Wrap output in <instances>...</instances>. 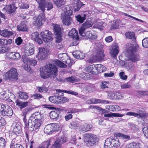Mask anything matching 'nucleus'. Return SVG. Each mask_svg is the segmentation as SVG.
<instances>
[{"label": "nucleus", "instance_id": "nucleus-1", "mask_svg": "<svg viewBox=\"0 0 148 148\" xmlns=\"http://www.w3.org/2000/svg\"><path fill=\"white\" fill-rule=\"evenodd\" d=\"M39 3V9L41 10L42 13L37 17H34V19L35 20L34 21L33 24L35 26L40 27L44 22L46 18L45 14L44 13L45 11V8L46 7L47 10H51L53 8V5L51 2H48L45 4V0H35Z\"/></svg>", "mask_w": 148, "mask_h": 148}, {"label": "nucleus", "instance_id": "nucleus-2", "mask_svg": "<svg viewBox=\"0 0 148 148\" xmlns=\"http://www.w3.org/2000/svg\"><path fill=\"white\" fill-rule=\"evenodd\" d=\"M42 115L40 112H36L29 117L28 125L29 126L30 131L36 130L40 128L42 122Z\"/></svg>", "mask_w": 148, "mask_h": 148}, {"label": "nucleus", "instance_id": "nucleus-3", "mask_svg": "<svg viewBox=\"0 0 148 148\" xmlns=\"http://www.w3.org/2000/svg\"><path fill=\"white\" fill-rule=\"evenodd\" d=\"M58 69L56 65L49 64L40 68V75L42 78L46 79L51 75L53 77L57 75Z\"/></svg>", "mask_w": 148, "mask_h": 148}, {"label": "nucleus", "instance_id": "nucleus-4", "mask_svg": "<svg viewBox=\"0 0 148 148\" xmlns=\"http://www.w3.org/2000/svg\"><path fill=\"white\" fill-rule=\"evenodd\" d=\"M101 45L100 43H97L94 44L90 48L91 49L93 48L92 51L95 54L94 55L95 60H103L105 56L102 49L99 47Z\"/></svg>", "mask_w": 148, "mask_h": 148}, {"label": "nucleus", "instance_id": "nucleus-5", "mask_svg": "<svg viewBox=\"0 0 148 148\" xmlns=\"http://www.w3.org/2000/svg\"><path fill=\"white\" fill-rule=\"evenodd\" d=\"M72 8L70 5H66L64 9V14L62 15V18L63 24L69 25L72 21L70 16L72 15Z\"/></svg>", "mask_w": 148, "mask_h": 148}, {"label": "nucleus", "instance_id": "nucleus-6", "mask_svg": "<svg viewBox=\"0 0 148 148\" xmlns=\"http://www.w3.org/2000/svg\"><path fill=\"white\" fill-rule=\"evenodd\" d=\"M95 22V20L92 18H89L82 25L81 28L79 29L80 35L83 37H85H85H92V34L90 33V32H88L89 36H88L85 34L84 32L86 29L91 27Z\"/></svg>", "mask_w": 148, "mask_h": 148}, {"label": "nucleus", "instance_id": "nucleus-7", "mask_svg": "<svg viewBox=\"0 0 148 148\" xmlns=\"http://www.w3.org/2000/svg\"><path fill=\"white\" fill-rule=\"evenodd\" d=\"M138 48V45L134 46L131 44L130 45V46L127 49V51L129 54L127 56L129 60H130L132 62H135L139 60L138 55L135 53Z\"/></svg>", "mask_w": 148, "mask_h": 148}, {"label": "nucleus", "instance_id": "nucleus-8", "mask_svg": "<svg viewBox=\"0 0 148 148\" xmlns=\"http://www.w3.org/2000/svg\"><path fill=\"white\" fill-rule=\"evenodd\" d=\"M84 137L85 144L88 146L93 145L99 140V138L97 136L92 134H85Z\"/></svg>", "mask_w": 148, "mask_h": 148}, {"label": "nucleus", "instance_id": "nucleus-9", "mask_svg": "<svg viewBox=\"0 0 148 148\" xmlns=\"http://www.w3.org/2000/svg\"><path fill=\"white\" fill-rule=\"evenodd\" d=\"M59 125L55 123L48 124L46 125L44 128V132L49 134L55 131H58L59 130Z\"/></svg>", "mask_w": 148, "mask_h": 148}, {"label": "nucleus", "instance_id": "nucleus-10", "mask_svg": "<svg viewBox=\"0 0 148 148\" xmlns=\"http://www.w3.org/2000/svg\"><path fill=\"white\" fill-rule=\"evenodd\" d=\"M18 73L16 69L13 68H11L10 70L5 74V78L7 79H17Z\"/></svg>", "mask_w": 148, "mask_h": 148}, {"label": "nucleus", "instance_id": "nucleus-11", "mask_svg": "<svg viewBox=\"0 0 148 148\" xmlns=\"http://www.w3.org/2000/svg\"><path fill=\"white\" fill-rule=\"evenodd\" d=\"M39 52L36 57L40 60H44L49 55V51L46 48L40 47Z\"/></svg>", "mask_w": 148, "mask_h": 148}, {"label": "nucleus", "instance_id": "nucleus-12", "mask_svg": "<svg viewBox=\"0 0 148 148\" xmlns=\"http://www.w3.org/2000/svg\"><path fill=\"white\" fill-rule=\"evenodd\" d=\"M86 103L89 104H97L99 103L109 104L110 103V101L106 100L93 98L90 100H88L86 101Z\"/></svg>", "mask_w": 148, "mask_h": 148}, {"label": "nucleus", "instance_id": "nucleus-13", "mask_svg": "<svg viewBox=\"0 0 148 148\" xmlns=\"http://www.w3.org/2000/svg\"><path fill=\"white\" fill-rule=\"evenodd\" d=\"M110 50V53L111 56L113 57H116L119 52V48L118 44L116 43H115L114 45L112 46Z\"/></svg>", "mask_w": 148, "mask_h": 148}, {"label": "nucleus", "instance_id": "nucleus-14", "mask_svg": "<svg viewBox=\"0 0 148 148\" xmlns=\"http://www.w3.org/2000/svg\"><path fill=\"white\" fill-rule=\"evenodd\" d=\"M60 109H56L54 111H51L50 113L49 116L50 118L53 119H59L61 118V116L60 115V112L58 110Z\"/></svg>", "mask_w": 148, "mask_h": 148}, {"label": "nucleus", "instance_id": "nucleus-15", "mask_svg": "<svg viewBox=\"0 0 148 148\" xmlns=\"http://www.w3.org/2000/svg\"><path fill=\"white\" fill-rule=\"evenodd\" d=\"M92 128V126L87 123H83L80 125L79 130L84 132L89 131Z\"/></svg>", "mask_w": 148, "mask_h": 148}, {"label": "nucleus", "instance_id": "nucleus-16", "mask_svg": "<svg viewBox=\"0 0 148 148\" xmlns=\"http://www.w3.org/2000/svg\"><path fill=\"white\" fill-rule=\"evenodd\" d=\"M4 109L2 111L1 114L4 116H11L13 114V111L11 108L8 105H6Z\"/></svg>", "mask_w": 148, "mask_h": 148}, {"label": "nucleus", "instance_id": "nucleus-17", "mask_svg": "<svg viewBox=\"0 0 148 148\" xmlns=\"http://www.w3.org/2000/svg\"><path fill=\"white\" fill-rule=\"evenodd\" d=\"M53 27L54 34L57 37H62V32L60 26L56 24H54L53 25Z\"/></svg>", "mask_w": 148, "mask_h": 148}, {"label": "nucleus", "instance_id": "nucleus-18", "mask_svg": "<svg viewBox=\"0 0 148 148\" xmlns=\"http://www.w3.org/2000/svg\"><path fill=\"white\" fill-rule=\"evenodd\" d=\"M65 142L66 140L64 138H58L56 140L54 144L52 145V148H60L61 144Z\"/></svg>", "mask_w": 148, "mask_h": 148}, {"label": "nucleus", "instance_id": "nucleus-19", "mask_svg": "<svg viewBox=\"0 0 148 148\" xmlns=\"http://www.w3.org/2000/svg\"><path fill=\"white\" fill-rule=\"evenodd\" d=\"M72 55L75 58L78 59H82L85 58V54L79 51L73 52Z\"/></svg>", "mask_w": 148, "mask_h": 148}, {"label": "nucleus", "instance_id": "nucleus-20", "mask_svg": "<svg viewBox=\"0 0 148 148\" xmlns=\"http://www.w3.org/2000/svg\"><path fill=\"white\" fill-rule=\"evenodd\" d=\"M13 34L14 33L12 31H9L6 29L2 31L0 30V35L3 37L12 36Z\"/></svg>", "mask_w": 148, "mask_h": 148}, {"label": "nucleus", "instance_id": "nucleus-21", "mask_svg": "<svg viewBox=\"0 0 148 148\" xmlns=\"http://www.w3.org/2000/svg\"><path fill=\"white\" fill-rule=\"evenodd\" d=\"M86 71L93 74H97V70L95 68V65H92L89 66L85 69Z\"/></svg>", "mask_w": 148, "mask_h": 148}, {"label": "nucleus", "instance_id": "nucleus-22", "mask_svg": "<svg viewBox=\"0 0 148 148\" xmlns=\"http://www.w3.org/2000/svg\"><path fill=\"white\" fill-rule=\"evenodd\" d=\"M16 7L13 4L7 5L4 8L6 12L8 13H11L14 12L16 10Z\"/></svg>", "mask_w": 148, "mask_h": 148}, {"label": "nucleus", "instance_id": "nucleus-23", "mask_svg": "<svg viewBox=\"0 0 148 148\" xmlns=\"http://www.w3.org/2000/svg\"><path fill=\"white\" fill-rule=\"evenodd\" d=\"M9 57L10 59L16 60L20 58L21 56L18 53L12 52L9 53Z\"/></svg>", "mask_w": 148, "mask_h": 148}, {"label": "nucleus", "instance_id": "nucleus-24", "mask_svg": "<svg viewBox=\"0 0 148 148\" xmlns=\"http://www.w3.org/2000/svg\"><path fill=\"white\" fill-rule=\"evenodd\" d=\"M121 23V21L119 19H117L113 21L112 25L111 27L112 30L118 29L119 27V25Z\"/></svg>", "mask_w": 148, "mask_h": 148}, {"label": "nucleus", "instance_id": "nucleus-25", "mask_svg": "<svg viewBox=\"0 0 148 148\" xmlns=\"http://www.w3.org/2000/svg\"><path fill=\"white\" fill-rule=\"evenodd\" d=\"M15 102L16 103V105L18 106L20 109H21L27 106L29 103L28 101L22 102L19 101L18 100H16Z\"/></svg>", "mask_w": 148, "mask_h": 148}, {"label": "nucleus", "instance_id": "nucleus-26", "mask_svg": "<svg viewBox=\"0 0 148 148\" xmlns=\"http://www.w3.org/2000/svg\"><path fill=\"white\" fill-rule=\"evenodd\" d=\"M112 141L113 142L115 141L114 139H113L110 137L107 138L105 143L104 148H110V146Z\"/></svg>", "mask_w": 148, "mask_h": 148}, {"label": "nucleus", "instance_id": "nucleus-27", "mask_svg": "<svg viewBox=\"0 0 148 148\" xmlns=\"http://www.w3.org/2000/svg\"><path fill=\"white\" fill-rule=\"evenodd\" d=\"M17 29L19 31H27L28 30V28L27 25L24 24V22L22 23L21 24L17 26Z\"/></svg>", "mask_w": 148, "mask_h": 148}, {"label": "nucleus", "instance_id": "nucleus-28", "mask_svg": "<svg viewBox=\"0 0 148 148\" xmlns=\"http://www.w3.org/2000/svg\"><path fill=\"white\" fill-rule=\"evenodd\" d=\"M49 99L50 101L51 102L57 104L58 103L59 96H53L49 97Z\"/></svg>", "mask_w": 148, "mask_h": 148}, {"label": "nucleus", "instance_id": "nucleus-29", "mask_svg": "<svg viewBox=\"0 0 148 148\" xmlns=\"http://www.w3.org/2000/svg\"><path fill=\"white\" fill-rule=\"evenodd\" d=\"M52 35L51 32L48 30L42 32L40 34L41 37H51Z\"/></svg>", "mask_w": 148, "mask_h": 148}, {"label": "nucleus", "instance_id": "nucleus-30", "mask_svg": "<svg viewBox=\"0 0 148 148\" xmlns=\"http://www.w3.org/2000/svg\"><path fill=\"white\" fill-rule=\"evenodd\" d=\"M106 26V23L103 22L97 23L95 24L93 26L94 28L99 29H102L103 27Z\"/></svg>", "mask_w": 148, "mask_h": 148}, {"label": "nucleus", "instance_id": "nucleus-31", "mask_svg": "<svg viewBox=\"0 0 148 148\" xmlns=\"http://www.w3.org/2000/svg\"><path fill=\"white\" fill-rule=\"evenodd\" d=\"M57 7H60L64 5L66 2V0H53Z\"/></svg>", "mask_w": 148, "mask_h": 148}, {"label": "nucleus", "instance_id": "nucleus-32", "mask_svg": "<svg viewBox=\"0 0 148 148\" xmlns=\"http://www.w3.org/2000/svg\"><path fill=\"white\" fill-rule=\"evenodd\" d=\"M95 68L97 70V74L99 73H101L103 72L105 69V66H103L101 64H99L95 65Z\"/></svg>", "mask_w": 148, "mask_h": 148}, {"label": "nucleus", "instance_id": "nucleus-33", "mask_svg": "<svg viewBox=\"0 0 148 148\" xmlns=\"http://www.w3.org/2000/svg\"><path fill=\"white\" fill-rule=\"evenodd\" d=\"M69 36L71 37H79L78 32L75 29H72L69 32Z\"/></svg>", "mask_w": 148, "mask_h": 148}, {"label": "nucleus", "instance_id": "nucleus-34", "mask_svg": "<svg viewBox=\"0 0 148 148\" xmlns=\"http://www.w3.org/2000/svg\"><path fill=\"white\" fill-rule=\"evenodd\" d=\"M29 97V96L25 92H20L19 93V97L20 99L25 100L27 99Z\"/></svg>", "mask_w": 148, "mask_h": 148}, {"label": "nucleus", "instance_id": "nucleus-35", "mask_svg": "<svg viewBox=\"0 0 148 148\" xmlns=\"http://www.w3.org/2000/svg\"><path fill=\"white\" fill-rule=\"evenodd\" d=\"M86 16L85 14L83 16L80 15H78L76 16L75 17L77 21L79 22L80 23H82L86 19Z\"/></svg>", "mask_w": 148, "mask_h": 148}, {"label": "nucleus", "instance_id": "nucleus-36", "mask_svg": "<svg viewBox=\"0 0 148 148\" xmlns=\"http://www.w3.org/2000/svg\"><path fill=\"white\" fill-rule=\"evenodd\" d=\"M21 128L19 124L17 123L14 127L13 131L14 133L17 134V133H19L21 131Z\"/></svg>", "mask_w": 148, "mask_h": 148}, {"label": "nucleus", "instance_id": "nucleus-37", "mask_svg": "<svg viewBox=\"0 0 148 148\" xmlns=\"http://www.w3.org/2000/svg\"><path fill=\"white\" fill-rule=\"evenodd\" d=\"M115 136L116 137H121L124 139H129L130 138V136L125 135L120 133L115 134Z\"/></svg>", "mask_w": 148, "mask_h": 148}, {"label": "nucleus", "instance_id": "nucleus-38", "mask_svg": "<svg viewBox=\"0 0 148 148\" xmlns=\"http://www.w3.org/2000/svg\"><path fill=\"white\" fill-rule=\"evenodd\" d=\"M126 115L136 117L138 118H140L142 117L141 114L132 112H127Z\"/></svg>", "mask_w": 148, "mask_h": 148}, {"label": "nucleus", "instance_id": "nucleus-39", "mask_svg": "<svg viewBox=\"0 0 148 148\" xmlns=\"http://www.w3.org/2000/svg\"><path fill=\"white\" fill-rule=\"evenodd\" d=\"M25 60L26 62H27V64L29 65H31V66H35L37 63V61L35 60H30L28 58L26 59Z\"/></svg>", "mask_w": 148, "mask_h": 148}, {"label": "nucleus", "instance_id": "nucleus-40", "mask_svg": "<svg viewBox=\"0 0 148 148\" xmlns=\"http://www.w3.org/2000/svg\"><path fill=\"white\" fill-rule=\"evenodd\" d=\"M31 110L30 108H26L24 109L22 112V114L24 116L23 121H25L26 115Z\"/></svg>", "mask_w": 148, "mask_h": 148}, {"label": "nucleus", "instance_id": "nucleus-41", "mask_svg": "<svg viewBox=\"0 0 148 148\" xmlns=\"http://www.w3.org/2000/svg\"><path fill=\"white\" fill-rule=\"evenodd\" d=\"M124 96V94L119 93V92H116L115 93L114 100L121 99Z\"/></svg>", "mask_w": 148, "mask_h": 148}, {"label": "nucleus", "instance_id": "nucleus-42", "mask_svg": "<svg viewBox=\"0 0 148 148\" xmlns=\"http://www.w3.org/2000/svg\"><path fill=\"white\" fill-rule=\"evenodd\" d=\"M37 89L38 90L39 92H42L43 91L47 92L48 90V88L44 85H43L41 87H37Z\"/></svg>", "mask_w": 148, "mask_h": 148}, {"label": "nucleus", "instance_id": "nucleus-43", "mask_svg": "<svg viewBox=\"0 0 148 148\" xmlns=\"http://www.w3.org/2000/svg\"><path fill=\"white\" fill-rule=\"evenodd\" d=\"M82 88L83 90L86 92L90 91L91 89V87L90 86H85L84 84H83L82 87Z\"/></svg>", "mask_w": 148, "mask_h": 148}, {"label": "nucleus", "instance_id": "nucleus-44", "mask_svg": "<svg viewBox=\"0 0 148 148\" xmlns=\"http://www.w3.org/2000/svg\"><path fill=\"white\" fill-rule=\"evenodd\" d=\"M55 63L56 64L60 67L65 68L66 66V65L62 62L58 60H56L55 62Z\"/></svg>", "mask_w": 148, "mask_h": 148}, {"label": "nucleus", "instance_id": "nucleus-45", "mask_svg": "<svg viewBox=\"0 0 148 148\" xmlns=\"http://www.w3.org/2000/svg\"><path fill=\"white\" fill-rule=\"evenodd\" d=\"M72 44L71 46H76L78 43V41L79 40V38H72Z\"/></svg>", "mask_w": 148, "mask_h": 148}, {"label": "nucleus", "instance_id": "nucleus-46", "mask_svg": "<svg viewBox=\"0 0 148 148\" xmlns=\"http://www.w3.org/2000/svg\"><path fill=\"white\" fill-rule=\"evenodd\" d=\"M79 124L75 122H72L70 123V127L73 129H76L78 127Z\"/></svg>", "mask_w": 148, "mask_h": 148}, {"label": "nucleus", "instance_id": "nucleus-47", "mask_svg": "<svg viewBox=\"0 0 148 148\" xmlns=\"http://www.w3.org/2000/svg\"><path fill=\"white\" fill-rule=\"evenodd\" d=\"M58 103H64L68 101V99L66 98L59 96Z\"/></svg>", "mask_w": 148, "mask_h": 148}, {"label": "nucleus", "instance_id": "nucleus-48", "mask_svg": "<svg viewBox=\"0 0 148 148\" xmlns=\"http://www.w3.org/2000/svg\"><path fill=\"white\" fill-rule=\"evenodd\" d=\"M142 45L145 48H148V38H145L142 40Z\"/></svg>", "mask_w": 148, "mask_h": 148}, {"label": "nucleus", "instance_id": "nucleus-49", "mask_svg": "<svg viewBox=\"0 0 148 148\" xmlns=\"http://www.w3.org/2000/svg\"><path fill=\"white\" fill-rule=\"evenodd\" d=\"M32 40L38 44H41L43 42V39L42 38H33Z\"/></svg>", "mask_w": 148, "mask_h": 148}, {"label": "nucleus", "instance_id": "nucleus-50", "mask_svg": "<svg viewBox=\"0 0 148 148\" xmlns=\"http://www.w3.org/2000/svg\"><path fill=\"white\" fill-rule=\"evenodd\" d=\"M5 140L2 138H0V148H5Z\"/></svg>", "mask_w": 148, "mask_h": 148}, {"label": "nucleus", "instance_id": "nucleus-51", "mask_svg": "<svg viewBox=\"0 0 148 148\" xmlns=\"http://www.w3.org/2000/svg\"><path fill=\"white\" fill-rule=\"evenodd\" d=\"M121 89L128 88L131 87V85L130 82H127L121 84Z\"/></svg>", "mask_w": 148, "mask_h": 148}, {"label": "nucleus", "instance_id": "nucleus-52", "mask_svg": "<svg viewBox=\"0 0 148 148\" xmlns=\"http://www.w3.org/2000/svg\"><path fill=\"white\" fill-rule=\"evenodd\" d=\"M66 79L68 82L72 83L77 82V80L76 78L73 77H69L67 78Z\"/></svg>", "mask_w": 148, "mask_h": 148}, {"label": "nucleus", "instance_id": "nucleus-53", "mask_svg": "<svg viewBox=\"0 0 148 148\" xmlns=\"http://www.w3.org/2000/svg\"><path fill=\"white\" fill-rule=\"evenodd\" d=\"M115 96V93L112 92H110L108 93V98L110 99L114 100Z\"/></svg>", "mask_w": 148, "mask_h": 148}, {"label": "nucleus", "instance_id": "nucleus-54", "mask_svg": "<svg viewBox=\"0 0 148 148\" xmlns=\"http://www.w3.org/2000/svg\"><path fill=\"white\" fill-rule=\"evenodd\" d=\"M10 49V48L4 46L1 48L0 52L2 53H4L9 51Z\"/></svg>", "mask_w": 148, "mask_h": 148}, {"label": "nucleus", "instance_id": "nucleus-55", "mask_svg": "<svg viewBox=\"0 0 148 148\" xmlns=\"http://www.w3.org/2000/svg\"><path fill=\"white\" fill-rule=\"evenodd\" d=\"M126 37H135L134 33L132 31L127 32L125 34Z\"/></svg>", "mask_w": 148, "mask_h": 148}, {"label": "nucleus", "instance_id": "nucleus-56", "mask_svg": "<svg viewBox=\"0 0 148 148\" xmlns=\"http://www.w3.org/2000/svg\"><path fill=\"white\" fill-rule=\"evenodd\" d=\"M143 131L144 135L148 138V127L146 126L144 127L143 128Z\"/></svg>", "mask_w": 148, "mask_h": 148}, {"label": "nucleus", "instance_id": "nucleus-57", "mask_svg": "<svg viewBox=\"0 0 148 148\" xmlns=\"http://www.w3.org/2000/svg\"><path fill=\"white\" fill-rule=\"evenodd\" d=\"M49 142H45L42 145H40L37 148H48L49 146Z\"/></svg>", "mask_w": 148, "mask_h": 148}, {"label": "nucleus", "instance_id": "nucleus-58", "mask_svg": "<svg viewBox=\"0 0 148 148\" xmlns=\"http://www.w3.org/2000/svg\"><path fill=\"white\" fill-rule=\"evenodd\" d=\"M25 52L26 55L29 56L33 54L34 53V50L33 48L29 49L28 50L26 51Z\"/></svg>", "mask_w": 148, "mask_h": 148}, {"label": "nucleus", "instance_id": "nucleus-59", "mask_svg": "<svg viewBox=\"0 0 148 148\" xmlns=\"http://www.w3.org/2000/svg\"><path fill=\"white\" fill-rule=\"evenodd\" d=\"M26 60H23L24 63L27 64L24 66L25 69L27 71H30L31 69L29 66V65L27 64V62H26Z\"/></svg>", "mask_w": 148, "mask_h": 148}, {"label": "nucleus", "instance_id": "nucleus-60", "mask_svg": "<svg viewBox=\"0 0 148 148\" xmlns=\"http://www.w3.org/2000/svg\"><path fill=\"white\" fill-rule=\"evenodd\" d=\"M63 92H64L70 94L71 95H74L75 96H77L78 95V93L77 92H75L71 90H70L69 91L64 90V91H63Z\"/></svg>", "mask_w": 148, "mask_h": 148}, {"label": "nucleus", "instance_id": "nucleus-61", "mask_svg": "<svg viewBox=\"0 0 148 148\" xmlns=\"http://www.w3.org/2000/svg\"><path fill=\"white\" fill-rule=\"evenodd\" d=\"M119 76L120 78L123 79H126L127 78V76L125 75V73L123 72H121L119 73Z\"/></svg>", "mask_w": 148, "mask_h": 148}, {"label": "nucleus", "instance_id": "nucleus-62", "mask_svg": "<svg viewBox=\"0 0 148 148\" xmlns=\"http://www.w3.org/2000/svg\"><path fill=\"white\" fill-rule=\"evenodd\" d=\"M7 43V40L4 39H0V45H4Z\"/></svg>", "mask_w": 148, "mask_h": 148}, {"label": "nucleus", "instance_id": "nucleus-63", "mask_svg": "<svg viewBox=\"0 0 148 148\" xmlns=\"http://www.w3.org/2000/svg\"><path fill=\"white\" fill-rule=\"evenodd\" d=\"M84 5L80 1H78L76 4V7H77V10L75 9L76 11H78L80 8L81 7Z\"/></svg>", "mask_w": 148, "mask_h": 148}, {"label": "nucleus", "instance_id": "nucleus-64", "mask_svg": "<svg viewBox=\"0 0 148 148\" xmlns=\"http://www.w3.org/2000/svg\"><path fill=\"white\" fill-rule=\"evenodd\" d=\"M65 63L66 64H68V66H70L72 65L73 63V60H71L70 59H67Z\"/></svg>", "mask_w": 148, "mask_h": 148}]
</instances>
